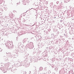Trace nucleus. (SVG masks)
I'll use <instances>...</instances> for the list:
<instances>
[{"label":"nucleus","instance_id":"f257e3e1","mask_svg":"<svg viewBox=\"0 0 74 74\" xmlns=\"http://www.w3.org/2000/svg\"><path fill=\"white\" fill-rule=\"evenodd\" d=\"M56 3L58 4L59 3V1H58Z\"/></svg>","mask_w":74,"mask_h":74}]
</instances>
